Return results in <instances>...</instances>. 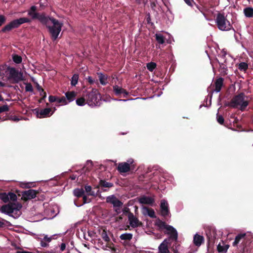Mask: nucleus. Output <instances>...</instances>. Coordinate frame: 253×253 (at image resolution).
<instances>
[{
    "instance_id": "obj_1",
    "label": "nucleus",
    "mask_w": 253,
    "mask_h": 253,
    "mask_svg": "<svg viewBox=\"0 0 253 253\" xmlns=\"http://www.w3.org/2000/svg\"><path fill=\"white\" fill-rule=\"evenodd\" d=\"M8 203L1 207L0 211L14 218L19 217L21 214L20 211L22 207L21 204L19 202Z\"/></svg>"
},
{
    "instance_id": "obj_2",
    "label": "nucleus",
    "mask_w": 253,
    "mask_h": 253,
    "mask_svg": "<svg viewBox=\"0 0 253 253\" xmlns=\"http://www.w3.org/2000/svg\"><path fill=\"white\" fill-rule=\"evenodd\" d=\"M248 98L244 93L241 92L237 95H235L231 100V101L225 104V106H229L232 108H238L242 111L246 110L249 105V101L245 99Z\"/></svg>"
},
{
    "instance_id": "obj_3",
    "label": "nucleus",
    "mask_w": 253,
    "mask_h": 253,
    "mask_svg": "<svg viewBox=\"0 0 253 253\" xmlns=\"http://www.w3.org/2000/svg\"><path fill=\"white\" fill-rule=\"evenodd\" d=\"M49 22L45 25L48 30V32L51 36V38L53 41H55L59 36L60 32L61 31V28L63 26V23L59 22V21L54 18L49 17Z\"/></svg>"
},
{
    "instance_id": "obj_4",
    "label": "nucleus",
    "mask_w": 253,
    "mask_h": 253,
    "mask_svg": "<svg viewBox=\"0 0 253 253\" xmlns=\"http://www.w3.org/2000/svg\"><path fill=\"white\" fill-rule=\"evenodd\" d=\"M155 225L159 227L160 230L163 229H166L167 232H165L166 234L169 235L168 241L171 240L174 241H177L178 239V233L176 230L172 226L168 225L166 222L163 221L158 218L156 222Z\"/></svg>"
},
{
    "instance_id": "obj_5",
    "label": "nucleus",
    "mask_w": 253,
    "mask_h": 253,
    "mask_svg": "<svg viewBox=\"0 0 253 253\" xmlns=\"http://www.w3.org/2000/svg\"><path fill=\"white\" fill-rule=\"evenodd\" d=\"M216 25L221 31H229L232 26L223 13H218L215 19Z\"/></svg>"
},
{
    "instance_id": "obj_6",
    "label": "nucleus",
    "mask_w": 253,
    "mask_h": 253,
    "mask_svg": "<svg viewBox=\"0 0 253 253\" xmlns=\"http://www.w3.org/2000/svg\"><path fill=\"white\" fill-rule=\"evenodd\" d=\"M31 20L28 18L22 17L17 19L13 20L10 23L4 26L1 30L2 33H7L12 29L18 28L21 24L25 23H30Z\"/></svg>"
},
{
    "instance_id": "obj_7",
    "label": "nucleus",
    "mask_w": 253,
    "mask_h": 253,
    "mask_svg": "<svg viewBox=\"0 0 253 253\" xmlns=\"http://www.w3.org/2000/svg\"><path fill=\"white\" fill-rule=\"evenodd\" d=\"M37 7L36 6H32L28 11V15L33 20L38 19L42 24H46L49 22L48 17L46 16L45 13H40L36 12Z\"/></svg>"
},
{
    "instance_id": "obj_8",
    "label": "nucleus",
    "mask_w": 253,
    "mask_h": 253,
    "mask_svg": "<svg viewBox=\"0 0 253 253\" xmlns=\"http://www.w3.org/2000/svg\"><path fill=\"white\" fill-rule=\"evenodd\" d=\"M100 99L101 95L98 90L95 88H92L91 91L86 95V103L89 106L99 105Z\"/></svg>"
},
{
    "instance_id": "obj_9",
    "label": "nucleus",
    "mask_w": 253,
    "mask_h": 253,
    "mask_svg": "<svg viewBox=\"0 0 253 253\" xmlns=\"http://www.w3.org/2000/svg\"><path fill=\"white\" fill-rule=\"evenodd\" d=\"M7 70L9 71L8 79L9 80H12V83L17 84L24 80L23 73L15 68L8 67Z\"/></svg>"
},
{
    "instance_id": "obj_10",
    "label": "nucleus",
    "mask_w": 253,
    "mask_h": 253,
    "mask_svg": "<svg viewBox=\"0 0 253 253\" xmlns=\"http://www.w3.org/2000/svg\"><path fill=\"white\" fill-rule=\"evenodd\" d=\"M39 192L33 189H29L28 190L22 192V199L25 201L35 198Z\"/></svg>"
},
{
    "instance_id": "obj_11",
    "label": "nucleus",
    "mask_w": 253,
    "mask_h": 253,
    "mask_svg": "<svg viewBox=\"0 0 253 253\" xmlns=\"http://www.w3.org/2000/svg\"><path fill=\"white\" fill-rule=\"evenodd\" d=\"M128 219L129 224L132 228H136L142 225V222L132 212H130L128 215Z\"/></svg>"
},
{
    "instance_id": "obj_12",
    "label": "nucleus",
    "mask_w": 253,
    "mask_h": 253,
    "mask_svg": "<svg viewBox=\"0 0 253 253\" xmlns=\"http://www.w3.org/2000/svg\"><path fill=\"white\" fill-rule=\"evenodd\" d=\"M106 202L112 204L114 208H122L123 205V203L114 195L108 196L106 198Z\"/></svg>"
},
{
    "instance_id": "obj_13",
    "label": "nucleus",
    "mask_w": 253,
    "mask_h": 253,
    "mask_svg": "<svg viewBox=\"0 0 253 253\" xmlns=\"http://www.w3.org/2000/svg\"><path fill=\"white\" fill-rule=\"evenodd\" d=\"M160 210L161 214L163 216L166 217L170 214L168 204L165 200L161 201Z\"/></svg>"
},
{
    "instance_id": "obj_14",
    "label": "nucleus",
    "mask_w": 253,
    "mask_h": 253,
    "mask_svg": "<svg viewBox=\"0 0 253 253\" xmlns=\"http://www.w3.org/2000/svg\"><path fill=\"white\" fill-rule=\"evenodd\" d=\"M223 81L224 79L221 77L216 79L213 84V87H214V89H211V91L212 92L214 91L216 92H220L223 85Z\"/></svg>"
},
{
    "instance_id": "obj_15",
    "label": "nucleus",
    "mask_w": 253,
    "mask_h": 253,
    "mask_svg": "<svg viewBox=\"0 0 253 253\" xmlns=\"http://www.w3.org/2000/svg\"><path fill=\"white\" fill-rule=\"evenodd\" d=\"M117 169L120 173L127 172L130 169V164L126 162L119 163Z\"/></svg>"
},
{
    "instance_id": "obj_16",
    "label": "nucleus",
    "mask_w": 253,
    "mask_h": 253,
    "mask_svg": "<svg viewBox=\"0 0 253 253\" xmlns=\"http://www.w3.org/2000/svg\"><path fill=\"white\" fill-rule=\"evenodd\" d=\"M168 244V239H165L158 247L159 253H169Z\"/></svg>"
},
{
    "instance_id": "obj_17",
    "label": "nucleus",
    "mask_w": 253,
    "mask_h": 253,
    "mask_svg": "<svg viewBox=\"0 0 253 253\" xmlns=\"http://www.w3.org/2000/svg\"><path fill=\"white\" fill-rule=\"evenodd\" d=\"M113 91L116 95L123 94L124 97H126L128 95V92L125 89L117 85L113 86Z\"/></svg>"
},
{
    "instance_id": "obj_18",
    "label": "nucleus",
    "mask_w": 253,
    "mask_h": 253,
    "mask_svg": "<svg viewBox=\"0 0 253 253\" xmlns=\"http://www.w3.org/2000/svg\"><path fill=\"white\" fill-rule=\"evenodd\" d=\"M138 201L142 204L152 205L155 202V200L152 197L143 196L139 199Z\"/></svg>"
},
{
    "instance_id": "obj_19",
    "label": "nucleus",
    "mask_w": 253,
    "mask_h": 253,
    "mask_svg": "<svg viewBox=\"0 0 253 253\" xmlns=\"http://www.w3.org/2000/svg\"><path fill=\"white\" fill-rule=\"evenodd\" d=\"M113 186V184L112 183L107 182L105 180L100 179L98 185L96 186V188H101L103 191H105L106 190L104 189V188H111Z\"/></svg>"
},
{
    "instance_id": "obj_20",
    "label": "nucleus",
    "mask_w": 253,
    "mask_h": 253,
    "mask_svg": "<svg viewBox=\"0 0 253 253\" xmlns=\"http://www.w3.org/2000/svg\"><path fill=\"white\" fill-rule=\"evenodd\" d=\"M51 109L50 108H45L41 110L39 112L37 111V116L40 118H45L50 116Z\"/></svg>"
},
{
    "instance_id": "obj_21",
    "label": "nucleus",
    "mask_w": 253,
    "mask_h": 253,
    "mask_svg": "<svg viewBox=\"0 0 253 253\" xmlns=\"http://www.w3.org/2000/svg\"><path fill=\"white\" fill-rule=\"evenodd\" d=\"M246 239V233H241L238 234L235 239L234 241L233 242L232 245L233 246L236 247L238 245V244L242 242V243Z\"/></svg>"
},
{
    "instance_id": "obj_22",
    "label": "nucleus",
    "mask_w": 253,
    "mask_h": 253,
    "mask_svg": "<svg viewBox=\"0 0 253 253\" xmlns=\"http://www.w3.org/2000/svg\"><path fill=\"white\" fill-rule=\"evenodd\" d=\"M204 242V238L203 236L196 234L193 238V243L197 247H200Z\"/></svg>"
},
{
    "instance_id": "obj_23",
    "label": "nucleus",
    "mask_w": 253,
    "mask_h": 253,
    "mask_svg": "<svg viewBox=\"0 0 253 253\" xmlns=\"http://www.w3.org/2000/svg\"><path fill=\"white\" fill-rule=\"evenodd\" d=\"M229 247V246L228 245L225 244V243L222 241L221 243H219L217 245V250L219 253H225L227 251Z\"/></svg>"
},
{
    "instance_id": "obj_24",
    "label": "nucleus",
    "mask_w": 253,
    "mask_h": 253,
    "mask_svg": "<svg viewBox=\"0 0 253 253\" xmlns=\"http://www.w3.org/2000/svg\"><path fill=\"white\" fill-rule=\"evenodd\" d=\"M226 53L225 52H222L221 54L220 55L221 58V62H219L220 67L223 69L227 68V63L226 59H225Z\"/></svg>"
},
{
    "instance_id": "obj_25",
    "label": "nucleus",
    "mask_w": 253,
    "mask_h": 253,
    "mask_svg": "<svg viewBox=\"0 0 253 253\" xmlns=\"http://www.w3.org/2000/svg\"><path fill=\"white\" fill-rule=\"evenodd\" d=\"M143 212L144 214H147L151 218H156L155 212L153 209L148 208L147 207H143Z\"/></svg>"
},
{
    "instance_id": "obj_26",
    "label": "nucleus",
    "mask_w": 253,
    "mask_h": 253,
    "mask_svg": "<svg viewBox=\"0 0 253 253\" xmlns=\"http://www.w3.org/2000/svg\"><path fill=\"white\" fill-rule=\"evenodd\" d=\"M66 99L68 102H71L74 100L77 95V93L74 91H67L65 93Z\"/></svg>"
},
{
    "instance_id": "obj_27",
    "label": "nucleus",
    "mask_w": 253,
    "mask_h": 253,
    "mask_svg": "<svg viewBox=\"0 0 253 253\" xmlns=\"http://www.w3.org/2000/svg\"><path fill=\"white\" fill-rule=\"evenodd\" d=\"M244 13L246 17H253V8L252 7H247L244 9Z\"/></svg>"
},
{
    "instance_id": "obj_28",
    "label": "nucleus",
    "mask_w": 253,
    "mask_h": 253,
    "mask_svg": "<svg viewBox=\"0 0 253 253\" xmlns=\"http://www.w3.org/2000/svg\"><path fill=\"white\" fill-rule=\"evenodd\" d=\"M99 80L100 84L103 85H105L107 82H106L108 77L101 73H98Z\"/></svg>"
},
{
    "instance_id": "obj_29",
    "label": "nucleus",
    "mask_w": 253,
    "mask_h": 253,
    "mask_svg": "<svg viewBox=\"0 0 253 253\" xmlns=\"http://www.w3.org/2000/svg\"><path fill=\"white\" fill-rule=\"evenodd\" d=\"M84 192L83 188H76L74 189L73 191L74 196L78 198L83 197L84 196Z\"/></svg>"
},
{
    "instance_id": "obj_30",
    "label": "nucleus",
    "mask_w": 253,
    "mask_h": 253,
    "mask_svg": "<svg viewBox=\"0 0 253 253\" xmlns=\"http://www.w3.org/2000/svg\"><path fill=\"white\" fill-rule=\"evenodd\" d=\"M155 38L157 42L159 44H164L165 42V38L162 34H156L155 35Z\"/></svg>"
},
{
    "instance_id": "obj_31",
    "label": "nucleus",
    "mask_w": 253,
    "mask_h": 253,
    "mask_svg": "<svg viewBox=\"0 0 253 253\" xmlns=\"http://www.w3.org/2000/svg\"><path fill=\"white\" fill-rule=\"evenodd\" d=\"M122 240L130 241L132 238V234L131 233H124L120 236Z\"/></svg>"
},
{
    "instance_id": "obj_32",
    "label": "nucleus",
    "mask_w": 253,
    "mask_h": 253,
    "mask_svg": "<svg viewBox=\"0 0 253 253\" xmlns=\"http://www.w3.org/2000/svg\"><path fill=\"white\" fill-rule=\"evenodd\" d=\"M6 195L8 199V202H9V200L11 201V202H15L17 201V197L15 193L12 192H8L7 194L6 193Z\"/></svg>"
},
{
    "instance_id": "obj_33",
    "label": "nucleus",
    "mask_w": 253,
    "mask_h": 253,
    "mask_svg": "<svg viewBox=\"0 0 253 253\" xmlns=\"http://www.w3.org/2000/svg\"><path fill=\"white\" fill-rule=\"evenodd\" d=\"M101 237L107 243H109L110 241V238L107 234V231L106 230L103 229L101 233Z\"/></svg>"
},
{
    "instance_id": "obj_34",
    "label": "nucleus",
    "mask_w": 253,
    "mask_h": 253,
    "mask_svg": "<svg viewBox=\"0 0 253 253\" xmlns=\"http://www.w3.org/2000/svg\"><path fill=\"white\" fill-rule=\"evenodd\" d=\"M238 68L240 71L246 72L248 69V65L246 62H241L239 64Z\"/></svg>"
},
{
    "instance_id": "obj_35",
    "label": "nucleus",
    "mask_w": 253,
    "mask_h": 253,
    "mask_svg": "<svg viewBox=\"0 0 253 253\" xmlns=\"http://www.w3.org/2000/svg\"><path fill=\"white\" fill-rule=\"evenodd\" d=\"M157 65L154 62H150L147 64V69L150 71L152 72L153 70L156 68Z\"/></svg>"
},
{
    "instance_id": "obj_36",
    "label": "nucleus",
    "mask_w": 253,
    "mask_h": 253,
    "mask_svg": "<svg viewBox=\"0 0 253 253\" xmlns=\"http://www.w3.org/2000/svg\"><path fill=\"white\" fill-rule=\"evenodd\" d=\"M78 79L79 75L78 74H74L72 78L71 82V85L72 86H75L78 83Z\"/></svg>"
},
{
    "instance_id": "obj_37",
    "label": "nucleus",
    "mask_w": 253,
    "mask_h": 253,
    "mask_svg": "<svg viewBox=\"0 0 253 253\" xmlns=\"http://www.w3.org/2000/svg\"><path fill=\"white\" fill-rule=\"evenodd\" d=\"M12 59L13 61L17 64H19L21 63L22 60V57L20 55L17 54H14V55H13Z\"/></svg>"
},
{
    "instance_id": "obj_38",
    "label": "nucleus",
    "mask_w": 253,
    "mask_h": 253,
    "mask_svg": "<svg viewBox=\"0 0 253 253\" xmlns=\"http://www.w3.org/2000/svg\"><path fill=\"white\" fill-rule=\"evenodd\" d=\"M86 99L84 97H80L76 100V104L78 106H84L85 104Z\"/></svg>"
},
{
    "instance_id": "obj_39",
    "label": "nucleus",
    "mask_w": 253,
    "mask_h": 253,
    "mask_svg": "<svg viewBox=\"0 0 253 253\" xmlns=\"http://www.w3.org/2000/svg\"><path fill=\"white\" fill-rule=\"evenodd\" d=\"M0 199L5 203H7L8 202V199L6 193H0Z\"/></svg>"
},
{
    "instance_id": "obj_40",
    "label": "nucleus",
    "mask_w": 253,
    "mask_h": 253,
    "mask_svg": "<svg viewBox=\"0 0 253 253\" xmlns=\"http://www.w3.org/2000/svg\"><path fill=\"white\" fill-rule=\"evenodd\" d=\"M57 102L58 103H61L63 105H66L68 104V102L66 99V97L62 96L61 98L57 97Z\"/></svg>"
},
{
    "instance_id": "obj_41",
    "label": "nucleus",
    "mask_w": 253,
    "mask_h": 253,
    "mask_svg": "<svg viewBox=\"0 0 253 253\" xmlns=\"http://www.w3.org/2000/svg\"><path fill=\"white\" fill-rule=\"evenodd\" d=\"M25 90L27 92H32L33 91V87L31 83H27L25 87Z\"/></svg>"
},
{
    "instance_id": "obj_42",
    "label": "nucleus",
    "mask_w": 253,
    "mask_h": 253,
    "mask_svg": "<svg viewBox=\"0 0 253 253\" xmlns=\"http://www.w3.org/2000/svg\"><path fill=\"white\" fill-rule=\"evenodd\" d=\"M9 110V108L7 105H4L0 107V113L4 112H8Z\"/></svg>"
},
{
    "instance_id": "obj_43",
    "label": "nucleus",
    "mask_w": 253,
    "mask_h": 253,
    "mask_svg": "<svg viewBox=\"0 0 253 253\" xmlns=\"http://www.w3.org/2000/svg\"><path fill=\"white\" fill-rule=\"evenodd\" d=\"M40 94L42 96V98L40 99L39 102L41 103L46 97V93L43 90L40 91Z\"/></svg>"
},
{
    "instance_id": "obj_44",
    "label": "nucleus",
    "mask_w": 253,
    "mask_h": 253,
    "mask_svg": "<svg viewBox=\"0 0 253 253\" xmlns=\"http://www.w3.org/2000/svg\"><path fill=\"white\" fill-rule=\"evenodd\" d=\"M6 20V17L3 15L0 14V27L5 23Z\"/></svg>"
},
{
    "instance_id": "obj_45",
    "label": "nucleus",
    "mask_w": 253,
    "mask_h": 253,
    "mask_svg": "<svg viewBox=\"0 0 253 253\" xmlns=\"http://www.w3.org/2000/svg\"><path fill=\"white\" fill-rule=\"evenodd\" d=\"M83 203L82 204H81V205H78L77 204H76V201H74L75 202V204L76 206H80L81 205H82L83 204H86L87 203H89L90 202V200L87 199V198L86 197V196H83Z\"/></svg>"
},
{
    "instance_id": "obj_46",
    "label": "nucleus",
    "mask_w": 253,
    "mask_h": 253,
    "mask_svg": "<svg viewBox=\"0 0 253 253\" xmlns=\"http://www.w3.org/2000/svg\"><path fill=\"white\" fill-rule=\"evenodd\" d=\"M217 121L220 125H223L224 124V119L222 116L218 115L217 116Z\"/></svg>"
},
{
    "instance_id": "obj_47",
    "label": "nucleus",
    "mask_w": 253,
    "mask_h": 253,
    "mask_svg": "<svg viewBox=\"0 0 253 253\" xmlns=\"http://www.w3.org/2000/svg\"><path fill=\"white\" fill-rule=\"evenodd\" d=\"M85 191L89 193H90L91 191V190H92V188L90 186H89V185H86L85 186ZM90 195H94V193H89Z\"/></svg>"
},
{
    "instance_id": "obj_48",
    "label": "nucleus",
    "mask_w": 253,
    "mask_h": 253,
    "mask_svg": "<svg viewBox=\"0 0 253 253\" xmlns=\"http://www.w3.org/2000/svg\"><path fill=\"white\" fill-rule=\"evenodd\" d=\"M194 4L196 5V7L197 8V9L201 12L204 15H205V8L203 6H199L198 5L196 4L195 2L194 3Z\"/></svg>"
},
{
    "instance_id": "obj_49",
    "label": "nucleus",
    "mask_w": 253,
    "mask_h": 253,
    "mask_svg": "<svg viewBox=\"0 0 253 253\" xmlns=\"http://www.w3.org/2000/svg\"><path fill=\"white\" fill-rule=\"evenodd\" d=\"M48 99L50 102H57V97L55 96L50 95Z\"/></svg>"
},
{
    "instance_id": "obj_50",
    "label": "nucleus",
    "mask_w": 253,
    "mask_h": 253,
    "mask_svg": "<svg viewBox=\"0 0 253 253\" xmlns=\"http://www.w3.org/2000/svg\"><path fill=\"white\" fill-rule=\"evenodd\" d=\"M229 128H231L232 130H237V131H251V129H244L245 128V127H238L239 128L238 130H236L235 129H234L233 127H229Z\"/></svg>"
},
{
    "instance_id": "obj_51",
    "label": "nucleus",
    "mask_w": 253,
    "mask_h": 253,
    "mask_svg": "<svg viewBox=\"0 0 253 253\" xmlns=\"http://www.w3.org/2000/svg\"><path fill=\"white\" fill-rule=\"evenodd\" d=\"M40 245L42 247H47L48 246V243L43 240L41 241Z\"/></svg>"
},
{
    "instance_id": "obj_52",
    "label": "nucleus",
    "mask_w": 253,
    "mask_h": 253,
    "mask_svg": "<svg viewBox=\"0 0 253 253\" xmlns=\"http://www.w3.org/2000/svg\"><path fill=\"white\" fill-rule=\"evenodd\" d=\"M51 240H52L51 237H48V236L47 235H45L44 236L42 240L49 243V242H50L51 241Z\"/></svg>"
},
{
    "instance_id": "obj_53",
    "label": "nucleus",
    "mask_w": 253,
    "mask_h": 253,
    "mask_svg": "<svg viewBox=\"0 0 253 253\" xmlns=\"http://www.w3.org/2000/svg\"><path fill=\"white\" fill-rule=\"evenodd\" d=\"M51 240H52L51 237H48V236L47 235H45L44 236L42 240L49 243V242H50L51 241Z\"/></svg>"
},
{
    "instance_id": "obj_54",
    "label": "nucleus",
    "mask_w": 253,
    "mask_h": 253,
    "mask_svg": "<svg viewBox=\"0 0 253 253\" xmlns=\"http://www.w3.org/2000/svg\"><path fill=\"white\" fill-rule=\"evenodd\" d=\"M185 3L188 5L189 6H192L193 4L192 3H194V1L193 0H184Z\"/></svg>"
},
{
    "instance_id": "obj_55",
    "label": "nucleus",
    "mask_w": 253,
    "mask_h": 253,
    "mask_svg": "<svg viewBox=\"0 0 253 253\" xmlns=\"http://www.w3.org/2000/svg\"><path fill=\"white\" fill-rule=\"evenodd\" d=\"M87 81L90 84H93L95 82L94 80L92 79V78L90 76H88L87 78Z\"/></svg>"
},
{
    "instance_id": "obj_56",
    "label": "nucleus",
    "mask_w": 253,
    "mask_h": 253,
    "mask_svg": "<svg viewBox=\"0 0 253 253\" xmlns=\"http://www.w3.org/2000/svg\"><path fill=\"white\" fill-rule=\"evenodd\" d=\"M57 248L58 246H56V247L53 249H51L50 250L46 251L45 253H55L56 249H57Z\"/></svg>"
},
{
    "instance_id": "obj_57",
    "label": "nucleus",
    "mask_w": 253,
    "mask_h": 253,
    "mask_svg": "<svg viewBox=\"0 0 253 253\" xmlns=\"http://www.w3.org/2000/svg\"><path fill=\"white\" fill-rule=\"evenodd\" d=\"M60 247L61 251H62V252L64 251L65 250V248H66V244H65V243H62L61 244Z\"/></svg>"
},
{
    "instance_id": "obj_58",
    "label": "nucleus",
    "mask_w": 253,
    "mask_h": 253,
    "mask_svg": "<svg viewBox=\"0 0 253 253\" xmlns=\"http://www.w3.org/2000/svg\"><path fill=\"white\" fill-rule=\"evenodd\" d=\"M146 21L148 24L151 23V16L150 13H148L146 16Z\"/></svg>"
},
{
    "instance_id": "obj_59",
    "label": "nucleus",
    "mask_w": 253,
    "mask_h": 253,
    "mask_svg": "<svg viewBox=\"0 0 253 253\" xmlns=\"http://www.w3.org/2000/svg\"><path fill=\"white\" fill-rule=\"evenodd\" d=\"M123 212H124V214H126V213H127V214H128V215L129 214V213L130 212H131L130 211L129 209L128 208H125V209L123 210Z\"/></svg>"
},
{
    "instance_id": "obj_60",
    "label": "nucleus",
    "mask_w": 253,
    "mask_h": 253,
    "mask_svg": "<svg viewBox=\"0 0 253 253\" xmlns=\"http://www.w3.org/2000/svg\"><path fill=\"white\" fill-rule=\"evenodd\" d=\"M36 88L37 90L40 92V91H42L43 88L40 86L38 83L36 84Z\"/></svg>"
},
{
    "instance_id": "obj_61",
    "label": "nucleus",
    "mask_w": 253,
    "mask_h": 253,
    "mask_svg": "<svg viewBox=\"0 0 253 253\" xmlns=\"http://www.w3.org/2000/svg\"><path fill=\"white\" fill-rule=\"evenodd\" d=\"M16 253H32L28 252V251L22 250V251H18L16 252Z\"/></svg>"
},
{
    "instance_id": "obj_62",
    "label": "nucleus",
    "mask_w": 253,
    "mask_h": 253,
    "mask_svg": "<svg viewBox=\"0 0 253 253\" xmlns=\"http://www.w3.org/2000/svg\"><path fill=\"white\" fill-rule=\"evenodd\" d=\"M115 211L116 212L117 214H119L121 212L120 209L121 208H115Z\"/></svg>"
},
{
    "instance_id": "obj_63",
    "label": "nucleus",
    "mask_w": 253,
    "mask_h": 253,
    "mask_svg": "<svg viewBox=\"0 0 253 253\" xmlns=\"http://www.w3.org/2000/svg\"><path fill=\"white\" fill-rule=\"evenodd\" d=\"M107 243H108V245L107 246V247L109 248H112V246L114 245L113 243H112L110 241V242Z\"/></svg>"
},
{
    "instance_id": "obj_64",
    "label": "nucleus",
    "mask_w": 253,
    "mask_h": 253,
    "mask_svg": "<svg viewBox=\"0 0 253 253\" xmlns=\"http://www.w3.org/2000/svg\"><path fill=\"white\" fill-rule=\"evenodd\" d=\"M70 178L72 179V180H75L76 178V175H74V174H73L72 175L70 176Z\"/></svg>"
}]
</instances>
